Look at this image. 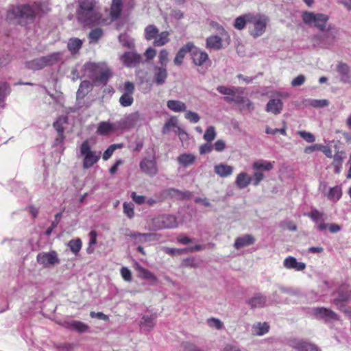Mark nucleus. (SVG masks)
<instances>
[{"mask_svg":"<svg viewBox=\"0 0 351 351\" xmlns=\"http://www.w3.org/2000/svg\"><path fill=\"white\" fill-rule=\"evenodd\" d=\"M159 32L158 29L154 25H149L145 29V38L147 40L154 39Z\"/></svg>","mask_w":351,"mask_h":351,"instance_id":"a18cd8bd","label":"nucleus"},{"mask_svg":"<svg viewBox=\"0 0 351 351\" xmlns=\"http://www.w3.org/2000/svg\"><path fill=\"white\" fill-rule=\"evenodd\" d=\"M156 317L154 315H143L140 321L141 329L143 331H151L156 324Z\"/></svg>","mask_w":351,"mask_h":351,"instance_id":"a878e982","label":"nucleus"},{"mask_svg":"<svg viewBox=\"0 0 351 351\" xmlns=\"http://www.w3.org/2000/svg\"><path fill=\"white\" fill-rule=\"evenodd\" d=\"M123 11L120 0H112L110 9V16L112 21L117 19Z\"/></svg>","mask_w":351,"mask_h":351,"instance_id":"7c9ffc66","label":"nucleus"},{"mask_svg":"<svg viewBox=\"0 0 351 351\" xmlns=\"http://www.w3.org/2000/svg\"><path fill=\"white\" fill-rule=\"evenodd\" d=\"M249 20V32L254 38L262 36L269 22V18L261 14H251Z\"/></svg>","mask_w":351,"mask_h":351,"instance_id":"20e7f679","label":"nucleus"},{"mask_svg":"<svg viewBox=\"0 0 351 351\" xmlns=\"http://www.w3.org/2000/svg\"><path fill=\"white\" fill-rule=\"evenodd\" d=\"M80 154L84 156L83 168L89 169L99 160L101 152L92 151L87 141H84L80 146Z\"/></svg>","mask_w":351,"mask_h":351,"instance_id":"39448f33","label":"nucleus"},{"mask_svg":"<svg viewBox=\"0 0 351 351\" xmlns=\"http://www.w3.org/2000/svg\"><path fill=\"white\" fill-rule=\"evenodd\" d=\"M217 136V132L214 126H209L205 131L204 139L210 143L213 141Z\"/></svg>","mask_w":351,"mask_h":351,"instance_id":"603ef678","label":"nucleus"},{"mask_svg":"<svg viewBox=\"0 0 351 351\" xmlns=\"http://www.w3.org/2000/svg\"><path fill=\"white\" fill-rule=\"evenodd\" d=\"M291 346L298 351H319L315 345L302 340L293 341Z\"/></svg>","mask_w":351,"mask_h":351,"instance_id":"393cba45","label":"nucleus"},{"mask_svg":"<svg viewBox=\"0 0 351 351\" xmlns=\"http://www.w3.org/2000/svg\"><path fill=\"white\" fill-rule=\"evenodd\" d=\"M241 94H237L235 95H232V97H224V100L226 101L228 103H232V102H234V103H236L237 104H243V100H244V97H243L242 95H241Z\"/></svg>","mask_w":351,"mask_h":351,"instance_id":"4d7b16f0","label":"nucleus"},{"mask_svg":"<svg viewBox=\"0 0 351 351\" xmlns=\"http://www.w3.org/2000/svg\"><path fill=\"white\" fill-rule=\"evenodd\" d=\"M207 324L210 328L221 330L223 328V322L217 318L212 317L207 319Z\"/></svg>","mask_w":351,"mask_h":351,"instance_id":"5fc2aeb1","label":"nucleus"},{"mask_svg":"<svg viewBox=\"0 0 351 351\" xmlns=\"http://www.w3.org/2000/svg\"><path fill=\"white\" fill-rule=\"evenodd\" d=\"M254 242L255 239L252 235L245 234L242 237H237L235 239L234 246L236 249L239 250L245 246L252 245Z\"/></svg>","mask_w":351,"mask_h":351,"instance_id":"bb28decb","label":"nucleus"},{"mask_svg":"<svg viewBox=\"0 0 351 351\" xmlns=\"http://www.w3.org/2000/svg\"><path fill=\"white\" fill-rule=\"evenodd\" d=\"M252 182V178L245 172L239 173L235 180V184L238 188L242 189L247 187Z\"/></svg>","mask_w":351,"mask_h":351,"instance_id":"72a5a7b5","label":"nucleus"},{"mask_svg":"<svg viewBox=\"0 0 351 351\" xmlns=\"http://www.w3.org/2000/svg\"><path fill=\"white\" fill-rule=\"evenodd\" d=\"M117 130L116 122L101 121L98 124L97 133L101 136H108Z\"/></svg>","mask_w":351,"mask_h":351,"instance_id":"a211bd4d","label":"nucleus"},{"mask_svg":"<svg viewBox=\"0 0 351 351\" xmlns=\"http://www.w3.org/2000/svg\"><path fill=\"white\" fill-rule=\"evenodd\" d=\"M10 85L5 82H0V106H4V101L5 97L10 93Z\"/></svg>","mask_w":351,"mask_h":351,"instance_id":"37998d69","label":"nucleus"},{"mask_svg":"<svg viewBox=\"0 0 351 351\" xmlns=\"http://www.w3.org/2000/svg\"><path fill=\"white\" fill-rule=\"evenodd\" d=\"M298 134L307 143H313L315 138L313 134L306 131H298Z\"/></svg>","mask_w":351,"mask_h":351,"instance_id":"bf43d9fd","label":"nucleus"},{"mask_svg":"<svg viewBox=\"0 0 351 351\" xmlns=\"http://www.w3.org/2000/svg\"><path fill=\"white\" fill-rule=\"evenodd\" d=\"M37 263L43 267L49 268L60 263L58 253L51 250L48 252H40L36 256Z\"/></svg>","mask_w":351,"mask_h":351,"instance_id":"1a4fd4ad","label":"nucleus"},{"mask_svg":"<svg viewBox=\"0 0 351 351\" xmlns=\"http://www.w3.org/2000/svg\"><path fill=\"white\" fill-rule=\"evenodd\" d=\"M177 227L178 221L176 217L170 215L158 216L153 219L152 223V228L154 230Z\"/></svg>","mask_w":351,"mask_h":351,"instance_id":"6e6552de","label":"nucleus"},{"mask_svg":"<svg viewBox=\"0 0 351 351\" xmlns=\"http://www.w3.org/2000/svg\"><path fill=\"white\" fill-rule=\"evenodd\" d=\"M82 46V41L77 38H72L69 39L67 44L68 49L73 54L76 53L80 49Z\"/></svg>","mask_w":351,"mask_h":351,"instance_id":"ea45409f","label":"nucleus"},{"mask_svg":"<svg viewBox=\"0 0 351 351\" xmlns=\"http://www.w3.org/2000/svg\"><path fill=\"white\" fill-rule=\"evenodd\" d=\"M306 81V77L301 74L298 75L296 77L293 79V80L291 82V84L293 87H297L302 85Z\"/></svg>","mask_w":351,"mask_h":351,"instance_id":"338daca9","label":"nucleus"},{"mask_svg":"<svg viewBox=\"0 0 351 351\" xmlns=\"http://www.w3.org/2000/svg\"><path fill=\"white\" fill-rule=\"evenodd\" d=\"M194 47V45L192 43H188L183 47H182L178 53H176L173 62L176 65H181L183 62V60L186 56V54L189 52H191Z\"/></svg>","mask_w":351,"mask_h":351,"instance_id":"5701e85b","label":"nucleus"},{"mask_svg":"<svg viewBox=\"0 0 351 351\" xmlns=\"http://www.w3.org/2000/svg\"><path fill=\"white\" fill-rule=\"evenodd\" d=\"M167 106L175 112H185L186 110V104L180 100H169L167 103Z\"/></svg>","mask_w":351,"mask_h":351,"instance_id":"2f4dec72","label":"nucleus"},{"mask_svg":"<svg viewBox=\"0 0 351 351\" xmlns=\"http://www.w3.org/2000/svg\"><path fill=\"white\" fill-rule=\"evenodd\" d=\"M123 64L128 68L135 67L143 62L142 56L136 51H126L120 56Z\"/></svg>","mask_w":351,"mask_h":351,"instance_id":"ddd939ff","label":"nucleus"},{"mask_svg":"<svg viewBox=\"0 0 351 351\" xmlns=\"http://www.w3.org/2000/svg\"><path fill=\"white\" fill-rule=\"evenodd\" d=\"M122 147H123V144L122 143L112 144V145H110L108 147V148L104 152V153L103 154V159L104 160H108L111 157V156L112 155L113 152L117 149H120V148H122Z\"/></svg>","mask_w":351,"mask_h":351,"instance_id":"3c124183","label":"nucleus"},{"mask_svg":"<svg viewBox=\"0 0 351 351\" xmlns=\"http://www.w3.org/2000/svg\"><path fill=\"white\" fill-rule=\"evenodd\" d=\"M267 297L260 293L255 294L247 300L251 308H263L266 305Z\"/></svg>","mask_w":351,"mask_h":351,"instance_id":"b1692460","label":"nucleus"},{"mask_svg":"<svg viewBox=\"0 0 351 351\" xmlns=\"http://www.w3.org/2000/svg\"><path fill=\"white\" fill-rule=\"evenodd\" d=\"M123 12H130L135 7V0H120Z\"/></svg>","mask_w":351,"mask_h":351,"instance_id":"6e6d98bb","label":"nucleus"},{"mask_svg":"<svg viewBox=\"0 0 351 351\" xmlns=\"http://www.w3.org/2000/svg\"><path fill=\"white\" fill-rule=\"evenodd\" d=\"M191 55L193 62L197 66L203 65L208 60V53L195 46L192 51H191Z\"/></svg>","mask_w":351,"mask_h":351,"instance_id":"6ab92c4d","label":"nucleus"},{"mask_svg":"<svg viewBox=\"0 0 351 351\" xmlns=\"http://www.w3.org/2000/svg\"><path fill=\"white\" fill-rule=\"evenodd\" d=\"M278 287L282 293H286L289 295H295L299 293L298 290L293 289L292 287H285L283 285H278Z\"/></svg>","mask_w":351,"mask_h":351,"instance_id":"052dcab7","label":"nucleus"},{"mask_svg":"<svg viewBox=\"0 0 351 351\" xmlns=\"http://www.w3.org/2000/svg\"><path fill=\"white\" fill-rule=\"evenodd\" d=\"M141 171L147 176H154L158 173V169L154 156L152 158H144L139 164Z\"/></svg>","mask_w":351,"mask_h":351,"instance_id":"4468645a","label":"nucleus"},{"mask_svg":"<svg viewBox=\"0 0 351 351\" xmlns=\"http://www.w3.org/2000/svg\"><path fill=\"white\" fill-rule=\"evenodd\" d=\"M77 18L84 26L91 27L106 23V20L101 18L95 8V0H77Z\"/></svg>","mask_w":351,"mask_h":351,"instance_id":"f03ea898","label":"nucleus"},{"mask_svg":"<svg viewBox=\"0 0 351 351\" xmlns=\"http://www.w3.org/2000/svg\"><path fill=\"white\" fill-rule=\"evenodd\" d=\"M66 117H60L56 122L53 123V127L57 131L58 134L64 133V125L67 123Z\"/></svg>","mask_w":351,"mask_h":351,"instance_id":"de8ad7c7","label":"nucleus"},{"mask_svg":"<svg viewBox=\"0 0 351 351\" xmlns=\"http://www.w3.org/2000/svg\"><path fill=\"white\" fill-rule=\"evenodd\" d=\"M169 33L167 31L162 32L156 36L154 40L153 45L155 47H162L169 41Z\"/></svg>","mask_w":351,"mask_h":351,"instance_id":"4c0bfd02","label":"nucleus"},{"mask_svg":"<svg viewBox=\"0 0 351 351\" xmlns=\"http://www.w3.org/2000/svg\"><path fill=\"white\" fill-rule=\"evenodd\" d=\"M169 195L176 197H189L191 196V193L189 191H186L185 193H182L181 191H178V189H170L168 190Z\"/></svg>","mask_w":351,"mask_h":351,"instance_id":"0e129e2a","label":"nucleus"},{"mask_svg":"<svg viewBox=\"0 0 351 351\" xmlns=\"http://www.w3.org/2000/svg\"><path fill=\"white\" fill-rule=\"evenodd\" d=\"M182 348L184 351H200L201 348L197 347L195 344L186 341L181 344Z\"/></svg>","mask_w":351,"mask_h":351,"instance_id":"e2e57ef3","label":"nucleus"},{"mask_svg":"<svg viewBox=\"0 0 351 351\" xmlns=\"http://www.w3.org/2000/svg\"><path fill=\"white\" fill-rule=\"evenodd\" d=\"M93 84L90 81L82 82L77 92V98L83 99L91 90Z\"/></svg>","mask_w":351,"mask_h":351,"instance_id":"f704fd0d","label":"nucleus"},{"mask_svg":"<svg viewBox=\"0 0 351 351\" xmlns=\"http://www.w3.org/2000/svg\"><path fill=\"white\" fill-rule=\"evenodd\" d=\"M163 251L171 256L181 255L182 254L186 252L187 249H176L165 247L163 248Z\"/></svg>","mask_w":351,"mask_h":351,"instance_id":"13d9d810","label":"nucleus"},{"mask_svg":"<svg viewBox=\"0 0 351 351\" xmlns=\"http://www.w3.org/2000/svg\"><path fill=\"white\" fill-rule=\"evenodd\" d=\"M218 36H210L207 38L206 46L208 49H213L215 50H219L223 48L222 38Z\"/></svg>","mask_w":351,"mask_h":351,"instance_id":"c85d7f7f","label":"nucleus"},{"mask_svg":"<svg viewBox=\"0 0 351 351\" xmlns=\"http://www.w3.org/2000/svg\"><path fill=\"white\" fill-rule=\"evenodd\" d=\"M135 269L137 271L139 278L149 280L152 285H154L157 282L158 279L156 276L137 263H135Z\"/></svg>","mask_w":351,"mask_h":351,"instance_id":"aec40b11","label":"nucleus"},{"mask_svg":"<svg viewBox=\"0 0 351 351\" xmlns=\"http://www.w3.org/2000/svg\"><path fill=\"white\" fill-rule=\"evenodd\" d=\"M312 314L317 319H324L326 322L339 320V315L329 308L317 307L312 309Z\"/></svg>","mask_w":351,"mask_h":351,"instance_id":"9b49d317","label":"nucleus"},{"mask_svg":"<svg viewBox=\"0 0 351 351\" xmlns=\"http://www.w3.org/2000/svg\"><path fill=\"white\" fill-rule=\"evenodd\" d=\"M130 237L134 239L137 242H145L151 240L154 237V234L151 233L134 232L130 234Z\"/></svg>","mask_w":351,"mask_h":351,"instance_id":"49530a36","label":"nucleus"},{"mask_svg":"<svg viewBox=\"0 0 351 351\" xmlns=\"http://www.w3.org/2000/svg\"><path fill=\"white\" fill-rule=\"evenodd\" d=\"M134 84L131 82H125L123 86V93L119 98V104L123 107H128L134 102L133 94L134 93Z\"/></svg>","mask_w":351,"mask_h":351,"instance_id":"f8f14e48","label":"nucleus"},{"mask_svg":"<svg viewBox=\"0 0 351 351\" xmlns=\"http://www.w3.org/2000/svg\"><path fill=\"white\" fill-rule=\"evenodd\" d=\"M307 216L309 217L312 220L317 222L318 220L321 219L324 216V213L319 212L317 209H313L310 213L307 214Z\"/></svg>","mask_w":351,"mask_h":351,"instance_id":"69168bd1","label":"nucleus"},{"mask_svg":"<svg viewBox=\"0 0 351 351\" xmlns=\"http://www.w3.org/2000/svg\"><path fill=\"white\" fill-rule=\"evenodd\" d=\"M274 162H269L265 160H258L252 164V168L254 170H263L269 171L273 169Z\"/></svg>","mask_w":351,"mask_h":351,"instance_id":"473e14b6","label":"nucleus"},{"mask_svg":"<svg viewBox=\"0 0 351 351\" xmlns=\"http://www.w3.org/2000/svg\"><path fill=\"white\" fill-rule=\"evenodd\" d=\"M334 295L337 296L333 299L332 303L341 310L343 307V302L351 300V288L348 285H342Z\"/></svg>","mask_w":351,"mask_h":351,"instance_id":"9d476101","label":"nucleus"},{"mask_svg":"<svg viewBox=\"0 0 351 351\" xmlns=\"http://www.w3.org/2000/svg\"><path fill=\"white\" fill-rule=\"evenodd\" d=\"M138 120L139 114L138 112L131 113L119 121H116L117 128L118 130L133 128Z\"/></svg>","mask_w":351,"mask_h":351,"instance_id":"2eb2a0df","label":"nucleus"},{"mask_svg":"<svg viewBox=\"0 0 351 351\" xmlns=\"http://www.w3.org/2000/svg\"><path fill=\"white\" fill-rule=\"evenodd\" d=\"M25 67L31 70H40L45 67L43 57L34 59L25 63Z\"/></svg>","mask_w":351,"mask_h":351,"instance_id":"58836bf2","label":"nucleus"},{"mask_svg":"<svg viewBox=\"0 0 351 351\" xmlns=\"http://www.w3.org/2000/svg\"><path fill=\"white\" fill-rule=\"evenodd\" d=\"M153 80L157 85L165 83L168 77L167 66L156 65L153 67Z\"/></svg>","mask_w":351,"mask_h":351,"instance_id":"dca6fc26","label":"nucleus"},{"mask_svg":"<svg viewBox=\"0 0 351 351\" xmlns=\"http://www.w3.org/2000/svg\"><path fill=\"white\" fill-rule=\"evenodd\" d=\"M342 195V190L339 186L331 188L327 195V197L332 202H337Z\"/></svg>","mask_w":351,"mask_h":351,"instance_id":"c03bdc74","label":"nucleus"},{"mask_svg":"<svg viewBox=\"0 0 351 351\" xmlns=\"http://www.w3.org/2000/svg\"><path fill=\"white\" fill-rule=\"evenodd\" d=\"M42 57L43 58L45 66H51L61 60L62 53L54 52V53L49 54L46 56H42Z\"/></svg>","mask_w":351,"mask_h":351,"instance_id":"e433bc0d","label":"nucleus"},{"mask_svg":"<svg viewBox=\"0 0 351 351\" xmlns=\"http://www.w3.org/2000/svg\"><path fill=\"white\" fill-rule=\"evenodd\" d=\"M86 71L92 72L89 77L93 79L94 84L97 86L106 84L112 73L108 68H104L103 64L95 62H88L84 64Z\"/></svg>","mask_w":351,"mask_h":351,"instance_id":"7ed1b4c3","label":"nucleus"},{"mask_svg":"<svg viewBox=\"0 0 351 351\" xmlns=\"http://www.w3.org/2000/svg\"><path fill=\"white\" fill-rule=\"evenodd\" d=\"M217 91L226 95H235L237 94H243L244 89L241 87H235V86H218L217 87Z\"/></svg>","mask_w":351,"mask_h":351,"instance_id":"c756f323","label":"nucleus"},{"mask_svg":"<svg viewBox=\"0 0 351 351\" xmlns=\"http://www.w3.org/2000/svg\"><path fill=\"white\" fill-rule=\"evenodd\" d=\"M49 11V9L41 3L34 2L12 6L8 11L7 18L15 20L18 25L26 27L34 23Z\"/></svg>","mask_w":351,"mask_h":351,"instance_id":"f257e3e1","label":"nucleus"},{"mask_svg":"<svg viewBox=\"0 0 351 351\" xmlns=\"http://www.w3.org/2000/svg\"><path fill=\"white\" fill-rule=\"evenodd\" d=\"M283 266L288 269H294L295 271H303L306 268V264L302 262H298L293 256H288L283 261Z\"/></svg>","mask_w":351,"mask_h":351,"instance_id":"4be33fe9","label":"nucleus"},{"mask_svg":"<svg viewBox=\"0 0 351 351\" xmlns=\"http://www.w3.org/2000/svg\"><path fill=\"white\" fill-rule=\"evenodd\" d=\"M185 118L194 123H197L200 119L198 114L192 111L186 112L185 114Z\"/></svg>","mask_w":351,"mask_h":351,"instance_id":"774afa93","label":"nucleus"},{"mask_svg":"<svg viewBox=\"0 0 351 351\" xmlns=\"http://www.w3.org/2000/svg\"><path fill=\"white\" fill-rule=\"evenodd\" d=\"M195 160V156L191 154H183L178 157V162L184 167L193 164Z\"/></svg>","mask_w":351,"mask_h":351,"instance_id":"79ce46f5","label":"nucleus"},{"mask_svg":"<svg viewBox=\"0 0 351 351\" xmlns=\"http://www.w3.org/2000/svg\"><path fill=\"white\" fill-rule=\"evenodd\" d=\"M283 108V103L280 99H271L265 106V111L274 115L281 113Z\"/></svg>","mask_w":351,"mask_h":351,"instance_id":"412c9836","label":"nucleus"},{"mask_svg":"<svg viewBox=\"0 0 351 351\" xmlns=\"http://www.w3.org/2000/svg\"><path fill=\"white\" fill-rule=\"evenodd\" d=\"M233 167L224 163H220L214 167L215 173L222 178L231 176L233 173Z\"/></svg>","mask_w":351,"mask_h":351,"instance_id":"cd10ccee","label":"nucleus"},{"mask_svg":"<svg viewBox=\"0 0 351 351\" xmlns=\"http://www.w3.org/2000/svg\"><path fill=\"white\" fill-rule=\"evenodd\" d=\"M68 246L74 254H77L81 250L82 241L80 239H72L69 242Z\"/></svg>","mask_w":351,"mask_h":351,"instance_id":"8fccbe9b","label":"nucleus"},{"mask_svg":"<svg viewBox=\"0 0 351 351\" xmlns=\"http://www.w3.org/2000/svg\"><path fill=\"white\" fill-rule=\"evenodd\" d=\"M302 20L304 23L314 25L321 31H324L328 20V16L322 13L314 14L311 12H306L302 14Z\"/></svg>","mask_w":351,"mask_h":351,"instance_id":"423d86ee","label":"nucleus"},{"mask_svg":"<svg viewBox=\"0 0 351 351\" xmlns=\"http://www.w3.org/2000/svg\"><path fill=\"white\" fill-rule=\"evenodd\" d=\"M103 36V30L101 28H95L88 34L90 43H97Z\"/></svg>","mask_w":351,"mask_h":351,"instance_id":"09e8293b","label":"nucleus"},{"mask_svg":"<svg viewBox=\"0 0 351 351\" xmlns=\"http://www.w3.org/2000/svg\"><path fill=\"white\" fill-rule=\"evenodd\" d=\"M269 326L266 322H258L252 327V332L254 335L261 336L268 332Z\"/></svg>","mask_w":351,"mask_h":351,"instance_id":"c9c22d12","label":"nucleus"},{"mask_svg":"<svg viewBox=\"0 0 351 351\" xmlns=\"http://www.w3.org/2000/svg\"><path fill=\"white\" fill-rule=\"evenodd\" d=\"M309 104L315 108H321L327 106L329 102L326 99H312L309 101Z\"/></svg>","mask_w":351,"mask_h":351,"instance_id":"680f3d73","label":"nucleus"},{"mask_svg":"<svg viewBox=\"0 0 351 351\" xmlns=\"http://www.w3.org/2000/svg\"><path fill=\"white\" fill-rule=\"evenodd\" d=\"M62 326L68 330L75 331L80 334L86 332L89 330V326L87 324L78 320L64 321Z\"/></svg>","mask_w":351,"mask_h":351,"instance_id":"f3484780","label":"nucleus"},{"mask_svg":"<svg viewBox=\"0 0 351 351\" xmlns=\"http://www.w3.org/2000/svg\"><path fill=\"white\" fill-rule=\"evenodd\" d=\"M315 39L322 47L329 48L335 45L338 39V31L335 28L328 27L326 31L316 36Z\"/></svg>","mask_w":351,"mask_h":351,"instance_id":"0eeeda50","label":"nucleus"},{"mask_svg":"<svg viewBox=\"0 0 351 351\" xmlns=\"http://www.w3.org/2000/svg\"><path fill=\"white\" fill-rule=\"evenodd\" d=\"M169 52L167 49H162L158 55V63L160 66H167L169 62Z\"/></svg>","mask_w":351,"mask_h":351,"instance_id":"864d4df0","label":"nucleus"},{"mask_svg":"<svg viewBox=\"0 0 351 351\" xmlns=\"http://www.w3.org/2000/svg\"><path fill=\"white\" fill-rule=\"evenodd\" d=\"M251 14H247L237 17L234 23V27L239 30H241L245 28L247 24L249 25V19Z\"/></svg>","mask_w":351,"mask_h":351,"instance_id":"a19ab883","label":"nucleus"}]
</instances>
